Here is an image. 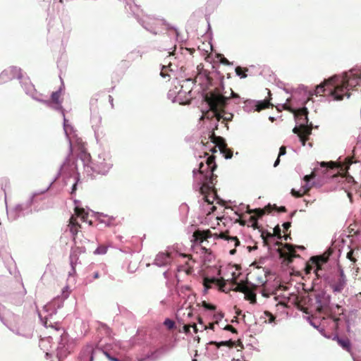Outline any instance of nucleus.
<instances>
[{
  "instance_id": "obj_40",
  "label": "nucleus",
  "mask_w": 361,
  "mask_h": 361,
  "mask_svg": "<svg viewBox=\"0 0 361 361\" xmlns=\"http://www.w3.org/2000/svg\"><path fill=\"white\" fill-rule=\"evenodd\" d=\"M274 209H276L279 212H286V208L284 206L278 207L276 204H274Z\"/></svg>"
},
{
  "instance_id": "obj_8",
  "label": "nucleus",
  "mask_w": 361,
  "mask_h": 361,
  "mask_svg": "<svg viewBox=\"0 0 361 361\" xmlns=\"http://www.w3.org/2000/svg\"><path fill=\"white\" fill-rule=\"evenodd\" d=\"M326 281L334 293H341L346 286V277L342 269L329 276Z\"/></svg>"
},
{
  "instance_id": "obj_26",
  "label": "nucleus",
  "mask_w": 361,
  "mask_h": 361,
  "mask_svg": "<svg viewBox=\"0 0 361 361\" xmlns=\"http://www.w3.org/2000/svg\"><path fill=\"white\" fill-rule=\"evenodd\" d=\"M351 164H352V161L349 158L346 159V162L345 164H337L338 167H337L336 169H340V171H338V173H341V171L342 173H347L348 170L350 168V165Z\"/></svg>"
},
{
  "instance_id": "obj_36",
  "label": "nucleus",
  "mask_w": 361,
  "mask_h": 361,
  "mask_svg": "<svg viewBox=\"0 0 361 361\" xmlns=\"http://www.w3.org/2000/svg\"><path fill=\"white\" fill-rule=\"evenodd\" d=\"M164 325L169 329H172L174 328L175 326V323L173 321L169 319H166L164 322Z\"/></svg>"
},
{
  "instance_id": "obj_22",
  "label": "nucleus",
  "mask_w": 361,
  "mask_h": 361,
  "mask_svg": "<svg viewBox=\"0 0 361 361\" xmlns=\"http://www.w3.org/2000/svg\"><path fill=\"white\" fill-rule=\"evenodd\" d=\"M329 253H324L322 255L314 256L311 257V263L316 265V267H322V265L326 262H327L329 257Z\"/></svg>"
},
{
  "instance_id": "obj_23",
  "label": "nucleus",
  "mask_w": 361,
  "mask_h": 361,
  "mask_svg": "<svg viewBox=\"0 0 361 361\" xmlns=\"http://www.w3.org/2000/svg\"><path fill=\"white\" fill-rule=\"evenodd\" d=\"M228 231L225 232L220 233L219 234H214L215 238H221L227 240H232L235 242V247H238L240 245V241L237 237H231L228 235Z\"/></svg>"
},
{
  "instance_id": "obj_64",
  "label": "nucleus",
  "mask_w": 361,
  "mask_h": 361,
  "mask_svg": "<svg viewBox=\"0 0 361 361\" xmlns=\"http://www.w3.org/2000/svg\"><path fill=\"white\" fill-rule=\"evenodd\" d=\"M223 317H224V314L222 313H220L219 314V318L221 319V318H223Z\"/></svg>"
},
{
  "instance_id": "obj_31",
  "label": "nucleus",
  "mask_w": 361,
  "mask_h": 361,
  "mask_svg": "<svg viewBox=\"0 0 361 361\" xmlns=\"http://www.w3.org/2000/svg\"><path fill=\"white\" fill-rule=\"evenodd\" d=\"M248 69L247 68H244V70L240 66H237L235 68L236 74L242 78H245L247 77V74L245 71H247Z\"/></svg>"
},
{
  "instance_id": "obj_60",
  "label": "nucleus",
  "mask_w": 361,
  "mask_h": 361,
  "mask_svg": "<svg viewBox=\"0 0 361 361\" xmlns=\"http://www.w3.org/2000/svg\"><path fill=\"white\" fill-rule=\"evenodd\" d=\"M94 353V350H92V355L90 357V361H92L93 360V354Z\"/></svg>"
},
{
  "instance_id": "obj_29",
  "label": "nucleus",
  "mask_w": 361,
  "mask_h": 361,
  "mask_svg": "<svg viewBox=\"0 0 361 361\" xmlns=\"http://www.w3.org/2000/svg\"><path fill=\"white\" fill-rule=\"evenodd\" d=\"M310 190V187L305 186L302 192H300V191H296L295 189H292L290 193L293 196L295 197H300L303 195L307 194Z\"/></svg>"
},
{
  "instance_id": "obj_51",
  "label": "nucleus",
  "mask_w": 361,
  "mask_h": 361,
  "mask_svg": "<svg viewBox=\"0 0 361 361\" xmlns=\"http://www.w3.org/2000/svg\"><path fill=\"white\" fill-rule=\"evenodd\" d=\"M67 127H68V126L66 124V118H64V130H65L66 134H68V133H67Z\"/></svg>"
},
{
  "instance_id": "obj_49",
  "label": "nucleus",
  "mask_w": 361,
  "mask_h": 361,
  "mask_svg": "<svg viewBox=\"0 0 361 361\" xmlns=\"http://www.w3.org/2000/svg\"><path fill=\"white\" fill-rule=\"evenodd\" d=\"M191 327L193 328V330H194L195 333L197 332L198 329H197V325L195 324H192Z\"/></svg>"
},
{
  "instance_id": "obj_12",
  "label": "nucleus",
  "mask_w": 361,
  "mask_h": 361,
  "mask_svg": "<svg viewBox=\"0 0 361 361\" xmlns=\"http://www.w3.org/2000/svg\"><path fill=\"white\" fill-rule=\"evenodd\" d=\"M78 149L79 151L78 157L83 162L85 166L90 168L93 160L90 154L87 152L85 143L81 140L78 142Z\"/></svg>"
},
{
  "instance_id": "obj_4",
  "label": "nucleus",
  "mask_w": 361,
  "mask_h": 361,
  "mask_svg": "<svg viewBox=\"0 0 361 361\" xmlns=\"http://www.w3.org/2000/svg\"><path fill=\"white\" fill-rule=\"evenodd\" d=\"M334 80L335 78H331L317 85L314 91V95H331L334 97V99L335 100H342L343 96L341 92L343 91V89L341 87H337V85Z\"/></svg>"
},
{
  "instance_id": "obj_34",
  "label": "nucleus",
  "mask_w": 361,
  "mask_h": 361,
  "mask_svg": "<svg viewBox=\"0 0 361 361\" xmlns=\"http://www.w3.org/2000/svg\"><path fill=\"white\" fill-rule=\"evenodd\" d=\"M85 213L86 212L83 208L75 207L74 216L78 219V217H80L81 216L85 215Z\"/></svg>"
},
{
  "instance_id": "obj_2",
  "label": "nucleus",
  "mask_w": 361,
  "mask_h": 361,
  "mask_svg": "<svg viewBox=\"0 0 361 361\" xmlns=\"http://www.w3.org/2000/svg\"><path fill=\"white\" fill-rule=\"evenodd\" d=\"M229 99L230 97L222 94L219 88H215L206 94L204 99L218 121L223 118L222 113L224 112Z\"/></svg>"
},
{
  "instance_id": "obj_61",
  "label": "nucleus",
  "mask_w": 361,
  "mask_h": 361,
  "mask_svg": "<svg viewBox=\"0 0 361 361\" xmlns=\"http://www.w3.org/2000/svg\"><path fill=\"white\" fill-rule=\"evenodd\" d=\"M248 248H249V250L250 251V250H255V249H257V246H254V247H249Z\"/></svg>"
},
{
  "instance_id": "obj_18",
  "label": "nucleus",
  "mask_w": 361,
  "mask_h": 361,
  "mask_svg": "<svg viewBox=\"0 0 361 361\" xmlns=\"http://www.w3.org/2000/svg\"><path fill=\"white\" fill-rule=\"evenodd\" d=\"M257 288L256 285L250 284L247 288V291L244 293L245 299L249 300L251 304L257 302L256 293H255Z\"/></svg>"
},
{
  "instance_id": "obj_57",
  "label": "nucleus",
  "mask_w": 361,
  "mask_h": 361,
  "mask_svg": "<svg viewBox=\"0 0 361 361\" xmlns=\"http://www.w3.org/2000/svg\"><path fill=\"white\" fill-rule=\"evenodd\" d=\"M238 222L240 223V225L242 226H245V221H243V220H238Z\"/></svg>"
},
{
  "instance_id": "obj_53",
  "label": "nucleus",
  "mask_w": 361,
  "mask_h": 361,
  "mask_svg": "<svg viewBox=\"0 0 361 361\" xmlns=\"http://www.w3.org/2000/svg\"><path fill=\"white\" fill-rule=\"evenodd\" d=\"M44 326H45L46 327H49V326H50V327H54V326H53V325H51V324H49L47 321H45V322H44Z\"/></svg>"
},
{
  "instance_id": "obj_46",
  "label": "nucleus",
  "mask_w": 361,
  "mask_h": 361,
  "mask_svg": "<svg viewBox=\"0 0 361 361\" xmlns=\"http://www.w3.org/2000/svg\"><path fill=\"white\" fill-rule=\"evenodd\" d=\"M291 226V224L290 222H285L283 224V227L284 228V230L287 231Z\"/></svg>"
},
{
  "instance_id": "obj_59",
  "label": "nucleus",
  "mask_w": 361,
  "mask_h": 361,
  "mask_svg": "<svg viewBox=\"0 0 361 361\" xmlns=\"http://www.w3.org/2000/svg\"><path fill=\"white\" fill-rule=\"evenodd\" d=\"M109 101H110V102H111V105L113 106V97H112L111 95H109Z\"/></svg>"
},
{
  "instance_id": "obj_19",
  "label": "nucleus",
  "mask_w": 361,
  "mask_h": 361,
  "mask_svg": "<svg viewBox=\"0 0 361 361\" xmlns=\"http://www.w3.org/2000/svg\"><path fill=\"white\" fill-rule=\"evenodd\" d=\"M85 250L82 247H76L72 249L70 255V262L71 267L74 269V267L78 264L79 259V255L84 252Z\"/></svg>"
},
{
  "instance_id": "obj_41",
  "label": "nucleus",
  "mask_w": 361,
  "mask_h": 361,
  "mask_svg": "<svg viewBox=\"0 0 361 361\" xmlns=\"http://www.w3.org/2000/svg\"><path fill=\"white\" fill-rule=\"evenodd\" d=\"M315 176V174L314 172H312L311 174L310 175H306L305 177H304V180L307 182L310 181V180H312V178H314Z\"/></svg>"
},
{
  "instance_id": "obj_42",
  "label": "nucleus",
  "mask_w": 361,
  "mask_h": 361,
  "mask_svg": "<svg viewBox=\"0 0 361 361\" xmlns=\"http://www.w3.org/2000/svg\"><path fill=\"white\" fill-rule=\"evenodd\" d=\"M204 200L205 202H207L208 204H212L213 203V200H214V197H211V198L209 197V195H204Z\"/></svg>"
},
{
  "instance_id": "obj_17",
  "label": "nucleus",
  "mask_w": 361,
  "mask_h": 361,
  "mask_svg": "<svg viewBox=\"0 0 361 361\" xmlns=\"http://www.w3.org/2000/svg\"><path fill=\"white\" fill-rule=\"evenodd\" d=\"M213 235L212 232L209 230L207 231H200L197 230L193 233L192 237L194 238L195 241H199L200 243H202L204 240H207L208 238H211Z\"/></svg>"
},
{
  "instance_id": "obj_48",
  "label": "nucleus",
  "mask_w": 361,
  "mask_h": 361,
  "mask_svg": "<svg viewBox=\"0 0 361 361\" xmlns=\"http://www.w3.org/2000/svg\"><path fill=\"white\" fill-rule=\"evenodd\" d=\"M231 97H232V98H239V96H238V94L235 93L231 89Z\"/></svg>"
},
{
  "instance_id": "obj_43",
  "label": "nucleus",
  "mask_w": 361,
  "mask_h": 361,
  "mask_svg": "<svg viewBox=\"0 0 361 361\" xmlns=\"http://www.w3.org/2000/svg\"><path fill=\"white\" fill-rule=\"evenodd\" d=\"M191 328V324H185L183 326V330L185 334H188L190 332V329Z\"/></svg>"
},
{
  "instance_id": "obj_45",
  "label": "nucleus",
  "mask_w": 361,
  "mask_h": 361,
  "mask_svg": "<svg viewBox=\"0 0 361 361\" xmlns=\"http://www.w3.org/2000/svg\"><path fill=\"white\" fill-rule=\"evenodd\" d=\"M221 63L224 64V65H226V66H229L231 64V63L229 62V61L225 58V57H223L221 59Z\"/></svg>"
},
{
  "instance_id": "obj_21",
  "label": "nucleus",
  "mask_w": 361,
  "mask_h": 361,
  "mask_svg": "<svg viewBox=\"0 0 361 361\" xmlns=\"http://www.w3.org/2000/svg\"><path fill=\"white\" fill-rule=\"evenodd\" d=\"M231 283L235 286L234 288H230L229 290H232L235 292L245 293L247 291V288L250 285L247 281L237 283L236 279H233Z\"/></svg>"
},
{
  "instance_id": "obj_32",
  "label": "nucleus",
  "mask_w": 361,
  "mask_h": 361,
  "mask_svg": "<svg viewBox=\"0 0 361 361\" xmlns=\"http://www.w3.org/2000/svg\"><path fill=\"white\" fill-rule=\"evenodd\" d=\"M320 165H321V166H322V167L327 166L328 168L331 169H335V168L338 167V166L337 165V163L334 162V161H330V162H327V163H326V162L323 161V162H322V163L320 164Z\"/></svg>"
},
{
  "instance_id": "obj_33",
  "label": "nucleus",
  "mask_w": 361,
  "mask_h": 361,
  "mask_svg": "<svg viewBox=\"0 0 361 361\" xmlns=\"http://www.w3.org/2000/svg\"><path fill=\"white\" fill-rule=\"evenodd\" d=\"M315 268L316 265L311 263L310 259V261L306 264L305 270L306 274H310L312 270H314Z\"/></svg>"
},
{
  "instance_id": "obj_7",
  "label": "nucleus",
  "mask_w": 361,
  "mask_h": 361,
  "mask_svg": "<svg viewBox=\"0 0 361 361\" xmlns=\"http://www.w3.org/2000/svg\"><path fill=\"white\" fill-rule=\"evenodd\" d=\"M276 245L282 246L278 249V252L279 253L280 257L283 258L287 264L291 263L294 258L300 257V255L296 254V247L300 250H305V247L302 245L294 246L288 243L283 244L279 241L276 243Z\"/></svg>"
},
{
  "instance_id": "obj_54",
  "label": "nucleus",
  "mask_w": 361,
  "mask_h": 361,
  "mask_svg": "<svg viewBox=\"0 0 361 361\" xmlns=\"http://www.w3.org/2000/svg\"><path fill=\"white\" fill-rule=\"evenodd\" d=\"M267 314L270 316V322H272L275 319V317L269 312H267Z\"/></svg>"
},
{
  "instance_id": "obj_9",
  "label": "nucleus",
  "mask_w": 361,
  "mask_h": 361,
  "mask_svg": "<svg viewBox=\"0 0 361 361\" xmlns=\"http://www.w3.org/2000/svg\"><path fill=\"white\" fill-rule=\"evenodd\" d=\"M208 137L210 139L212 142L219 147V151L224 154L226 159H231L233 157L232 150L227 147V144L222 137L216 136L213 130L209 133Z\"/></svg>"
},
{
  "instance_id": "obj_55",
  "label": "nucleus",
  "mask_w": 361,
  "mask_h": 361,
  "mask_svg": "<svg viewBox=\"0 0 361 361\" xmlns=\"http://www.w3.org/2000/svg\"><path fill=\"white\" fill-rule=\"evenodd\" d=\"M208 328L210 329H214V323H210L209 324Z\"/></svg>"
},
{
  "instance_id": "obj_20",
  "label": "nucleus",
  "mask_w": 361,
  "mask_h": 361,
  "mask_svg": "<svg viewBox=\"0 0 361 361\" xmlns=\"http://www.w3.org/2000/svg\"><path fill=\"white\" fill-rule=\"evenodd\" d=\"M68 226L69 228L70 232L71 233V234L73 235V236L74 238L78 234V233L79 232V231L81 228V226L78 223L77 218L75 217L74 215H73L70 218L69 224H68Z\"/></svg>"
},
{
  "instance_id": "obj_63",
  "label": "nucleus",
  "mask_w": 361,
  "mask_h": 361,
  "mask_svg": "<svg viewBox=\"0 0 361 361\" xmlns=\"http://www.w3.org/2000/svg\"><path fill=\"white\" fill-rule=\"evenodd\" d=\"M161 75L162 77H165V73H164L163 71L161 72Z\"/></svg>"
},
{
  "instance_id": "obj_35",
  "label": "nucleus",
  "mask_w": 361,
  "mask_h": 361,
  "mask_svg": "<svg viewBox=\"0 0 361 361\" xmlns=\"http://www.w3.org/2000/svg\"><path fill=\"white\" fill-rule=\"evenodd\" d=\"M202 306L207 310L214 311L216 309V307L214 305L207 302L206 301H202Z\"/></svg>"
},
{
  "instance_id": "obj_10",
  "label": "nucleus",
  "mask_w": 361,
  "mask_h": 361,
  "mask_svg": "<svg viewBox=\"0 0 361 361\" xmlns=\"http://www.w3.org/2000/svg\"><path fill=\"white\" fill-rule=\"evenodd\" d=\"M22 77L21 70L17 67H9L5 69L0 74V82H7L15 78L20 79Z\"/></svg>"
},
{
  "instance_id": "obj_56",
  "label": "nucleus",
  "mask_w": 361,
  "mask_h": 361,
  "mask_svg": "<svg viewBox=\"0 0 361 361\" xmlns=\"http://www.w3.org/2000/svg\"><path fill=\"white\" fill-rule=\"evenodd\" d=\"M235 252H236V250L235 249H233V250H230V254L232 255H235Z\"/></svg>"
},
{
  "instance_id": "obj_5",
  "label": "nucleus",
  "mask_w": 361,
  "mask_h": 361,
  "mask_svg": "<svg viewBox=\"0 0 361 361\" xmlns=\"http://www.w3.org/2000/svg\"><path fill=\"white\" fill-rule=\"evenodd\" d=\"M111 166V158L105 153H102L93 160L92 164L90 165V169L92 171V175H105L109 171Z\"/></svg>"
},
{
  "instance_id": "obj_62",
  "label": "nucleus",
  "mask_w": 361,
  "mask_h": 361,
  "mask_svg": "<svg viewBox=\"0 0 361 361\" xmlns=\"http://www.w3.org/2000/svg\"><path fill=\"white\" fill-rule=\"evenodd\" d=\"M198 322H199V323L202 324V318L199 317L198 318Z\"/></svg>"
},
{
  "instance_id": "obj_13",
  "label": "nucleus",
  "mask_w": 361,
  "mask_h": 361,
  "mask_svg": "<svg viewBox=\"0 0 361 361\" xmlns=\"http://www.w3.org/2000/svg\"><path fill=\"white\" fill-rule=\"evenodd\" d=\"M329 299L323 294L316 295V311L319 313H326L329 310Z\"/></svg>"
},
{
  "instance_id": "obj_6",
  "label": "nucleus",
  "mask_w": 361,
  "mask_h": 361,
  "mask_svg": "<svg viewBox=\"0 0 361 361\" xmlns=\"http://www.w3.org/2000/svg\"><path fill=\"white\" fill-rule=\"evenodd\" d=\"M361 76L357 75L356 74L351 73L349 75L345 74L340 81V82L336 83L337 87H341L343 89V91L341 92L343 98L346 97L349 98L350 96V93L349 92L350 90H353L355 87L359 85Z\"/></svg>"
},
{
  "instance_id": "obj_25",
  "label": "nucleus",
  "mask_w": 361,
  "mask_h": 361,
  "mask_svg": "<svg viewBox=\"0 0 361 361\" xmlns=\"http://www.w3.org/2000/svg\"><path fill=\"white\" fill-rule=\"evenodd\" d=\"M210 345H215L218 348H220L221 346H228L229 348H233L235 345V342L229 340L226 341H221V342H216V341H211L209 343Z\"/></svg>"
},
{
  "instance_id": "obj_14",
  "label": "nucleus",
  "mask_w": 361,
  "mask_h": 361,
  "mask_svg": "<svg viewBox=\"0 0 361 361\" xmlns=\"http://www.w3.org/2000/svg\"><path fill=\"white\" fill-rule=\"evenodd\" d=\"M171 254L169 252H159L154 259V264L159 267L166 266L170 264Z\"/></svg>"
},
{
  "instance_id": "obj_37",
  "label": "nucleus",
  "mask_w": 361,
  "mask_h": 361,
  "mask_svg": "<svg viewBox=\"0 0 361 361\" xmlns=\"http://www.w3.org/2000/svg\"><path fill=\"white\" fill-rule=\"evenodd\" d=\"M314 272L317 278L322 277V269L320 267H316V268L314 270Z\"/></svg>"
},
{
  "instance_id": "obj_24",
  "label": "nucleus",
  "mask_w": 361,
  "mask_h": 361,
  "mask_svg": "<svg viewBox=\"0 0 361 361\" xmlns=\"http://www.w3.org/2000/svg\"><path fill=\"white\" fill-rule=\"evenodd\" d=\"M338 343L348 352H350L351 344L350 341L347 338H337Z\"/></svg>"
},
{
  "instance_id": "obj_30",
  "label": "nucleus",
  "mask_w": 361,
  "mask_h": 361,
  "mask_svg": "<svg viewBox=\"0 0 361 361\" xmlns=\"http://www.w3.org/2000/svg\"><path fill=\"white\" fill-rule=\"evenodd\" d=\"M286 147L285 146H281L279 149V153L278 157L274 162V167H276L279 164L280 157L286 154Z\"/></svg>"
},
{
  "instance_id": "obj_38",
  "label": "nucleus",
  "mask_w": 361,
  "mask_h": 361,
  "mask_svg": "<svg viewBox=\"0 0 361 361\" xmlns=\"http://www.w3.org/2000/svg\"><path fill=\"white\" fill-rule=\"evenodd\" d=\"M224 330L229 331L233 334H237V330L232 325L228 324L224 328Z\"/></svg>"
},
{
  "instance_id": "obj_1",
  "label": "nucleus",
  "mask_w": 361,
  "mask_h": 361,
  "mask_svg": "<svg viewBox=\"0 0 361 361\" xmlns=\"http://www.w3.org/2000/svg\"><path fill=\"white\" fill-rule=\"evenodd\" d=\"M217 166L215 163V157L209 156L206 160V165L201 162L199 165L198 172L203 175V183L200 188L202 195H209L212 190H214V185L217 176L214 174Z\"/></svg>"
},
{
  "instance_id": "obj_11",
  "label": "nucleus",
  "mask_w": 361,
  "mask_h": 361,
  "mask_svg": "<svg viewBox=\"0 0 361 361\" xmlns=\"http://www.w3.org/2000/svg\"><path fill=\"white\" fill-rule=\"evenodd\" d=\"M271 206L269 204L267 207H265L264 209H255L247 210L248 214H255V215L250 216L249 219V221L252 223V226L253 227V228L256 229L259 228L257 218L262 217L265 214V212L270 213L271 212Z\"/></svg>"
},
{
  "instance_id": "obj_58",
  "label": "nucleus",
  "mask_w": 361,
  "mask_h": 361,
  "mask_svg": "<svg viewBox=\"0 0 361 361\" xmlns=\"http://www.w3.org/2000/svg\"><path fill=\"white\" fill-rule=\"evenodd\" d=\"M216 147H217V146H216V145H215V147H214L213 149H211V151H212V153H215V152H216Z\"/></svg>"
},
{
  "instance_id": "obj_16",
  "label": "nucleus",
  "mask_w": 361,
  "mask_h": 361,
  "mask_svg": "<svg viewBox=\"0 0 361 361\" xmlns=\"http://www.w3.org/2000/svg\"><path fill=\"white\" fill-rule=\"evenodd\" d=\"M212 283L216 284L219 287V289L221 291H224V292L226 291V290L224 289L226 283L223 279H217L215 278H212V279L205 278L204 279V286L206 288H207V289L210 288L211 284H212Z\"/></svg>"
},
{
  "instance_id": "obj_44",
  "label": "nucleus",
  "mask_w": 361,
  "mask_h": 361,
  "mask_svg": "<svg viewBox=\"0 0 361 361\" xmlns=\"http://www.w3.org/2000/svg\"><path fill=\"white\" fill-rule=\"evenodd\" d=\"M79 180V178L77 177V180L76 182L73 184V187H72V191H71V194L75 192L76 190H77V184H78V182Z\"/></svg>"
},
{
  "instance_id": "obj_28",
  "label": "nucleus",
  "mask_w": 361,
  "mask_h": 361,
  "mask_svg": "<svg viewBox=\"0 0 361 361\" xmlns=\"http://www.w3.org/2000/svg\"><path fill=\"white\" fill-rule=\"evenodd\" d=\"M61 94V93L60 90L52 92L51 96V102L57 105H60L61 102L59 101V98Z\"/></svg>"
},
{
  "instance_id": "obj_39",
  "label": "nucleus",
  "mask_w": 361,
  "mask_h": 361,
  "mask_svg": "<svg viewBox=\"0 0 361 361\" xmlns=\"http://www.w3.org/2000/svg\"><path fill=\"white\" fill-rule=\"evenodd\" d=\"M354 252L353 250H350L347 253V257L353 262H356V259L353 256Z\"/></svg>"
},
{
  "instance_id": "obj_52",
  "label": "nucleus",
  "mask_w": 361,
  "mask_h": 361,
  "mask_svg": "<svg viewBox=\"0 0 361 361\" xmlns=\"http://www.w3.org/2000/svg\"><path fill=\"white\" fill-rule=\"evenodd\" d=\"M282 238H283L285 240H287L288 238H290V234L284 235L283 236H282Z\"/></svg>"
},
{
  "instance_id": "obj_15",
  "label": "nucleus",
  "mask_w": 361,
  "mask_h": 361,
  "mask_svg": "<svg viewBox=\"0 0 361 361\" xmlns=\"http://www.w3.org/2000/svg\"><path fill=\"white\" fill-rule=\"evenodd\" d=\"M274 236H276L279 239L282 238L281 231L279 226H275L274 228V233H271L267 232L266 235H264V232H262L261 237L263 240V244L264 246H269V238H273Z\"/></svg>"
},
{
  "instance_id": "obj_27",
  "label": "nucleus",
  "mask_w": 361,
  "mask_h": 361,
  "mask_svg": "<svg viewBox=\"0 0 361 361\" xmlns=\"http://www.w3.org/2000/svg\"><path fill=\"white\" fill-rule=\"evenodd\" d=\"M270 106H271V104L269 101H262L256 105V111H260L263 109L269 108Z\"/></svg>"
},
{
  "instance_id": "obj_47",
  "label": "nucleus",
  "mask_w": 361,
  "mask_h": 361,
  "mask_svg": "<svg viewBox=\"0 0 361 361\" xmlns=\"http://www.w3.org/2000/svg\"><path fill=\"white\" fill-rule=\"evenodd\" d=\"M80 218L81 219L82 221L85 222L88 218V214L86 212L85 215L81 216Z\"/></svg>"
},
{
  "instance_id": "obj_3",
  "label": "nucleus",
  "mask_w": 361,
  "mask_h": 361,
  "mask_svg": "<svg viewBox=\"0 0 361 361\" xmlns=\"http://www.w3.org/2000/svg\"><path fill=\"white\" fill-rule=\"evenodd\" d=\"M307 115L308 111L305 107L297 110L295 116L300 122V124L299 127L296 126L293 129V132L298 135L303 146L305 145L308 136L312 132V128L307 126L308 122Z\"/></svg>"
},
{
  "instance_id": "obj_50",
  "label": "nucleus",
  "mask_w": 361,
  "mask_h": 361,
  "mask_svg": "<svg viewBox=\"0 0 361 361\" xmlns=\"http://www.w3.org/2000/svg\"><path fill=\"white\" fill-rule=\"evenodd\" d=\"M93 278H94V279H99V273H98V272H94V275H93Z\"/></svg>"
}]
</instances>
